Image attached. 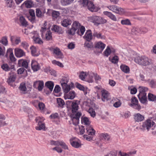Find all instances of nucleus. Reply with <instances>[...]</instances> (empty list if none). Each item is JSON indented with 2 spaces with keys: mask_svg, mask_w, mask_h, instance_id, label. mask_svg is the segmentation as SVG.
<instances>
[{
  "mask_svg": "<svg viewBox=\"0 0 156 156\" xmlns=\"http://www.w3.org/2000/svg\"><path fill=\"white\" fill-rule=\"evenodd\" d=\"M59 145L61 146L62 148L65 149H68V147L66 144L62 141H60Z\"/></svg>",
  "mask_w": 156,
  "mask_h": 156,
  "instance_id": "69168bd1",
  "label": "nucleus"
},
{
  "mask_svg": "<svg viewBox=\"0 0 156 156\" xmlns=\"http://www.w3.org/2000/svg\"><path fill=\"white\" fill-rule=\"evenodd\" d=\"M108 8L111 11L119 14H121L124 12V9L115 5H110Z\"/></svg>",
  "mask_w": 156,
  "mask_h": 156,
  "instance_id": "39448f33",
  "label": "nucleus"
},
{
  "mask_svg": "<svg viewBox=\"0 0 156 156\" xmlns=\"http://www.w3.org/2000/svg\"><path fill=\"white\" fill-rule=\"evenodd\" d=\"M135 62L139 65L147 66L151 64L152 61L151 59L145 56H138L135 58Z\"/></svg>",
  "mask_w": 156,
  "mask_h": 156,
  "instance_id": "f03ea898",
  "label": "nucleus"
},
{
  "mask_svg": "<svg viewBox=\"0 0 156 156\" xmlns=\"http://www.w3.org/2000/svg\"><path fill=\"white\" fill-rule=\"evenodd\" d=\"M95 130L90 125L86 126V131L85 132L86 133L89 135L93 136L95 134Z\"/></svg>",
  "mask_w": 156,
  "mask_h": 156,
  "instance_id": "4468645a",
  "label": "nucleus"
},
{
  "mask_svg": "<svg viewBox=\"0 0 156 156\" xmlns=\"http://www.w3.org/2000/svg\"><path fill=\"white\" fill-rule=\"evenodd\" d=\"M52 16L53 19L57 18L60 15V13L59 12L56 11H53L52 14Z\"/></svg>",
  "mask_w": 156,
  "mask_h": 156,
  "instance_id": "de8ad7c7",
  "label": "nucleus"
},
{
  "mask_svg": "<svg viewBox=\"0 0 156 156\" xmlns=\"http://www.w3.org/2000/svg\"><path fill=\"white\" fill-rule=\"evenodd\" d=\"M148 90V89L146 87H140L139 88V94L138 97L140 102L143 104H145L147 102L146 94L145 92Z\"/></svg>",
  "mask_w": 156,
  "mask_h": 156,
  "instance_id": "f257e3e1",
  "label": "nucleus"
},
{
  "mask_svg": "<svg viewBox=\"0 0 156 156\" xmlns=\"http://www.w3.org/2000/svg\"><path fill=\"white\" fill-rule=\"evenodd\" d=\"M5 88L2 86H0V101H2V99L4 98L3 95L5 93Z\"/></svg>",
  "mask_w": 156,
  "mask_h": 156,
  "instance_id": "c9c22d12",
  "label": "nucleus"
},
{
  "mask_svg": "<svg viewBox=\"0 0 156 156\" xmlns=\"http://www.w3.org/2000/svg\"><path fill=\"white\" fill-rule=\"evenodd\" d=\"M121 23L123 25H131V23L129 20L126 19L121 21Z\"/></svg>",
  "mask_w": 156,
  "mask_h": 156,
  "instance_id": "58836bf2",
  "label": "nucleus"
},
{
  "mask_svg": "<svg viewBox=\"0 0 156 156\" xmlns=\"http://www.w3.org/2000/svg\"><path fill=\"white\" fill-rule=\"evenodd\" d=\"M81 115V114L80 113L78 112L76 113L75 115H73L72 116L71 119L73 124L76 125L78 123L79 119Z\"/></svg>",
  "mask_w": 156,
  "mask_h": 156,
  "instance_id": "1a4fd4ad",
  "label": "nucleus"
},
{
  "mask_svg": "<svg viewBox=\"0 0 156 156\" xmlns=\"http://www.w3.org/2000/svg\"><path fill=\"white\" fill-rule=\"evenodd\" d=\"M72 23V21L68 19H64L61 22L62 25L64 27H67L69 25H70Z\"/></svg>",
  "mask_w": 156,
  "mask_h": 156,
  "instance_id": "412c9836",
  "label": "nucleus"
},
{
  "mask_svg": "<svg viewBox=\"0 0 156 156\" xmlns=\"http://www.w3.org/2000/svg\"><path fill=\"white\" fill-rule=\"evenodd\" d=\"M148 99L149 101H154L156 99V97L153 94H149L148 95Z\"/></svg>",
  "mask_w": 156,
  "mask_h": 156,
  "instance_id": "6e6d98bb",
  "label": "nucleus"
},
{
  "mask_svg": "<svg viewBox=\"0 0 156 156\" xmlns=\"http://www.w3.org/2000/svg\"><path fill=\"white\" fill-rule=\"evenodd\" d=\"M68 99H73L75 97V93L74 91L70 92L67 95Z\"/></svg>",
  "mask_w": 156,
  "mask_h": 156,
  "instance_id": "37998d69",
  "label": "nucleus"
},
{
  "mask_svg": "<svg viewBox=\"0 0 156 156\" xmlns=\"http://www.w3.org/2000/svg\"><path fill=\"white\" fill-rule=\"evenodd\" d=\"M134 116V119L136 121H141L144 119V117L139 113L135 115Z\"/></svg>",
  "mask_w": 156,
  "mask_h": 156,
  "instance_id": "5701e85b",
  "label": "nucleus"
},
{
  "mask_svg": "<svg viewBox=\"0 0 156 156\" xmlns=\"http://www.w3.org/2000/svg\"><path fill=\"white\" fill-rule=\"evenodd\" d=\"M93 44L92 43L86 42L84 44V47L87 48H91L93 47Z\"/></svg>",
  "mask_w": 156,
  "mask_h": 156,
  "instance_id": "864d4df0",
  "label": "nucleus"
},
{
  "mask_svg": "<svg viewBox=\"0 0 156 156\" xmlns=\"http://www.w3.org/2000/svg\"><path fill=\"white\" fill-rule=\"evenodd\" d=\"M73 0H60L62 6H66L72 3Z\"/></svg>",
  "mask_w": 156,
  "mask_h": 156,
  "instance_id": "c756f323",
  "label": "nucleus"
},
{
  "mask_svg": "<svg viewBox=\"0 0 156 156\" xmlns=\"http://www.w3.org/2000/svg\"><path fill=\"white\" fill-rule=\"evenodd\" d=\"M87 76V74L86 72H81L80 75L79 77L82 80H83L85 78V76Z\"/></svg>",
  "mask_w": 156,
  "mask_h": 156,
  "instance_id": "052dcab7",
  "label": "nucleus"
},
{
  "mask_svg": "<svg viewBox=\"0 0 156 156\" xmlns=\"http://www.w3.org/2000/svg\"><path fill=\"white\" fill-rule=\"evenodd\" d=\"M16 74L13 73H9V76L7 79V82L10 85L12 86V83L15 82L16 79Z\"/></svg>",
  "mask_w": 156,
  "mask_h": 156,
  "instance_id": "6e6552de",
  "label": "nucleus"
},
{
  "mask_svg": "<svg viewBox=\"0 0 156 156\" xmlns=\"http://www.w3.org/2000/svg\"><path fill=\"white\" fill-rule=\"evenodd\" d=\"M91 21L95 25H98L102 23V18L97 16H94L91 17Z\"/></svg>",
  "mask_w": 156,
  "mask_h": 156,
  "instance_id": "9d476101",
  "label": "nucleus"
},
{
  "mask_svg": "<svg viewBox=\"0 0 156 156\" xmlns=\"http://www.w3.org/2000/svg\"><path fill=\"white\" fill-rule=\"evenodd\" d=\"M68 81V79L67 77H63L61 81L62 89L65 93H67L71 89L70 86L67 85Z\"/></svg>",
  "mask_w": 156,
  "mask_h": 156,
  "instance_id": "20e7f679",
  "label": "nucleus"
},
{
  "mask_svg": "<svg viewBox=\"0 0 156 156\" xmlns=\"http://www.w3.org/2000/svg\"><path fill=\"white\" fill-rule=\"evenodd\" d=\"M76 139L75 137H73L70 138V142L72 146L75 148H77L80 146V144L75 140Z\"/></svg>",
  "mask_w": 156,
  "mask_h": 156,
  "instance_id": "dca6fc26",
  "label": "nucleus"
},
{
  "mask_svg": "<svg viewBox=\"0 0 156 156\" xmlns=\"http://www.w3.org/2000/svg\"><path fill=\"white\" fill-rule=\"evenodd\" d=\"M5 119V118L4 117L0 118V127L4 126L6 124Z\"/></svg>",
  "mask_w": 156,
  "mask_h": 156,
  "instance_id": "13d9d810",
  "label": "nucleus"
},
{
  "mask_svg": "<svg viewBox=\"0 0 156 156\" xmlns=\"http://www.w3.org/2000/svg\"><path fill=\"white\" fill-rule=\"evenodd\" d=\"M80 2L83 6L87 7L89 11L91 12H96L97 11L94 5L91 1L87 0H82Z\"/></svg>",
  "mask_w": 156,
  "mask_h": 156,
  "instance_id": "7ed1b4c3",
  "label": "nucleus"
},
{
  "mask_svg": "<svg viewBox=\"0 0 156 156\" xmlns=\"http://www.w3.org/2000/svg\"><path fill=\"white\" fill-rule=\"evenodd\" d=\"M53 53L56 55L57 58H63V55L61 52L60 49L56 48H52Z\"/></svg>",
  "mask_w": 156,
  "mask_h": 156,
  "instance_id": "ddd939ff",
  "label": "nucleus"
},
{
  "mask_svg": "<svg viewBox=\"0 0 156 156\" xmlns=\"http://www.w3.org/2000/svg\"><path fill=\"white\" fill-rule=\"evenodd\" d=\"M1 68L3 70L5 71H9L11 69V68L9 67L7 64H3L1 66Z\"/></svg>",
  "mask_w": 156,
  "mask_h": 156,
  "instance_id": "09e8293b",
  "label": "nucleus"
},
{
  "mask_svg": "<svg viewBox=\"0 0 156 156\" xmlns=\"http://www.w3.org/2000/svg\"><path fill=\"white\" fill-rule=\"evenodd\" d=\"M93 36L98 38L105 39V37L104 36H102L100 33H98L95 31H94L93 33Z\"/></svg>",
  "mask_w": 156,
  "mask_h": 156,
  "instance_id": "2f4dec72",
  "label": "nucleus"
},
{
  "mask_svg": "<svg viewBox=\"0 0 156 156\" xmlns=\"http://www.w3.org/2000/svg\"><path fill=\"white\" fill-rule=\"evenodd\" d=\"M75 44L73 42L69 43L68 45V48L69 49H72L74 48Z\"/></svg>",
  "mask_w": 156,
  "mask_h": 156,
  "instance_id": "774afa93",
  "label": "nucleus"
},
{
  "mask_svg": "<svg viewBox=\"0 0 156 156\" xmlns=\"http://www.w3.org/2000/svg\"><path fill=\"white\" fill-rule=\"evenodd\" d=\"M26 7L27 8H30L33 5V2L31 0H28L25 2Z\"/></svg>",
  "mask_w": 156,
  "mask_h": 156,
  "instance_id": "79ce46f5",
  "label": "nucleus"
},
{
  "mask_svg": "<svg viewBox=\"0 0 156 156\" xmlns=\"http://www.w3.org/2000/svg\"><path fill=\"white\" fill-rule=\"evenodd\" d=\"M21 46L23 47L25 49H26L29 47V44L27 42L25 41H23L22 42L21 44Z\"/></svg>",
  "mask_w": 156,
  "mask_h": 156,
  "instance_id": "0e129e2a",
  "label": "nucleus"
},
{
  "mask_svg": "<svg viewBox=\"0 0 156 156\" xmlns=\"http://www.w3.org/2000/svg\"><path fill=\"white\" fill-rule=\"evenodd\" d=\"M152 74L150 73H148L145 75L143 73H140V78L141 80L146 82H148L149 81L150 78Z\"/></svg>",
  "mask_w": 156,
  "mask_h": 156,
  "instance_id": "0eeeda50",
  "label": "nucleus"
},
{
  "mask_svg": "<svg viewBox=\"0 0 156 156\" xmlns=\"http://www.w3.org/2000/svg\"><path fill=\"white\" fill-rule=\"evenodd\" d=\"M15 54L17 57L20 58L25 55V53L21 49L16 48L15 49Z\"/></svg>",
  "mask_w": 156,
  "mask_h": 156,
  "instance_id": "9b49d317",
  "label": "nucleus"
},
{
  "mask_svg": "<svg viewBox=\"0 0 156 156\" xmlns=\"http://www.w3.org/2000/svg\"><path fill=\"white\" fill-rule=\"evenodd\" d=\"M33 38L34 42L36 43L41 44L43 43L42 41L40 38L37 37H34Z\"/></svg>",
  "mask_w": 156,
  "mask_h": 156,
  "instance_id": "4c0bfd02",
  "label": "nucleus"
},
{
  "mask_svg": "<svg viewBox=\"0 0 156 156\" xmlns=\"http://www.w3.org/2000/svg\"><path fill=\"white\" fill-rule=\"evenodd\" d=\"M19 88L21 93L24 94L27 93V88L25 83H21L19 87Z\"/></svg>",
  "mask_w": 156,
  "mask_h": 156,
  "instance_id": "c85d7f7f",
  "label": "nucleus"
},
{
  "mask_svg": "<svg viewBox=\"0 0 156 156\" xmlns=\"http://www.w3.org/2000/svg\"><path fill=\"white\" fill-rule=\"evenodd\" d=\"M45 86L48 88L51 91H52L53 88L54 84L53 82L51 81H48L45 83Z\"/></svg>",
  "mask_w": 156,
  "mask_h": 156,
  "instance_id": "393cba45",
  "label": "nucleus"
},
{
  "mask_svg": "<svg viewBox=\"0 0 156 156\" xmlns=\"http://www.w3.org/2000/svg\"><path fill=\"white\" fill-rule=\"evenodd\" d=\"M82 122L84 123L87 126L89 125L90 123V121L88 118L87 117H84L82 119Z\"/></svg>",
  "mask_w": 156,
  "mask_h": 156,
  "instance_id": "c03bdc74",
  "label": "nucleus"
},
{
  "mask_svg": "<svg viewBox=\"0 0 156 156\" xmlns=\"http://www.w3.org/2000/svg\"><path fill=\"white\" fill-rule=\"evenodd\" d=\"M51 30L59 34H62V31L61 28L56 25H53L51 28Z\"/></svg>",
  "mask_w": 156,
  "mask_h": 156,
  "instance_id": "a878e982",
  "label": "nucleus"
},
{
  "mask_svg": "<svg viewBox=\"0 0 156 156\" xmlns=\"http://www.w3.org/2000/svg\"><path fill=\"white\" fill-rule=\"evenodd\" d=\"M154 123H155L154 122H153L151 120L148 119L143 123L142 125L143 128H141V129L148 130L154 125Z\"/></svg>",
  "mask_w": 156,
  "mask_h": 156,
  "instance_id": "423d86ee",
  "label": "nucleus"
},
{
  "mask_svg": "<svg viewBox=\"0 0 156 156\" xmlns=\"http://www.w3.org/2000/svg\"><path fill=\"white\" fill-rule=\"evenodd\" d=\"M18 65L20 67L22 66L27 69L28 67V63L26 61L21 59L18 61Z\"/></svg>",
  "mask_w": 156,
  "mask_h": 156,
  "instance_id": "6ab92c4d",
  "label": "nucleus"
},
{
  "mask_svg": "<svg viewBox=\"0 0 156 156\" xmlns=\"http://www.w3.org/2000/svg\"><path fill=\"white\" fill-rule=\"evenodd\" d=\"M102 98L101 99L103 101H107L108 99L109 95L108 92L106 90H103L101 91Z\"/></svg>",
  "mask_w": 156,
  "mask_h": 156,
  "instance_id": "f3484780",
  "label": "nucleus"
},
{
  "mask_svg": "<svg viewBox=\"0 0 156 156\" xmlns=\"http://www.w3.org/2000/svg\"><path fill=\"white\" fill-rule=\"evenodd\" d=\"M76 87L79 89L83 91L84 92V94L85 95L87 94V92L86 91L85 88L83 87V86L79 83H76Z\"/></svg>",
  "mask_w": 156,
  "mask_h": 156,
  "instance_id": "e433bc0d",
  "label": "nucleus"
},
{
  "mask_svg": "<svg viewBox=\"0 0 156 156\" xmlns=\"http://www.w3.org/2000/svg\"><path fill=\"white\" fill-rule=\"evenodd\" d=\"M131 102L132 104H130V106H133L135 105L138 104V101L135 97H133L131 99Z\"/></svg>",
  "mask_w": 156,
  "mask_h": 156,
  "instance_id": "3c124183",
  "label": "nucleus"
},
{
  "mask_svg": "<svg viewBox=\"0 0 156 156\" xmlns=\"http://www.w3.org/2000/svg\"><path fill=\"white\" fill-rule=\"evenodd\" d=\"M76 30L72 27L71 28L68 30V33L71 35H73L75 34V32Z\"/></svg>",
  "mask_w": 156,
  "mask_h": 156,
  "instance_id": "680f3d73",
  "label": "nucleus"
},
{
  "mask_svg": "<svg viewBox=\"0 0 156 156\" xmlns=\"http://www.w3.org/2000/svg\"><path fill=\"white\" fill-rule=\"evenodd\" d=\"M52 63L53 64L57 65L60 67H63V66L62 63L58 61H56L55 60L52 61Z\"/></svg>",
  "mask_w": 156,
  "mask_h": 156,
  "instance_id": "bf43d9fd",
  "label": "nucleus"
},
{
  "mask_svg": "<svg viewBox=\"0 0 156 156\" xmlns=\"http://www.w3.org/2000/svg\"><path fill=\"white\" fill-rule=\"evenodd\" d=\"M105 47V44L101 42L97 43L95 46L96 48L101 49V51L103 50Z\"/></svg>",
  "mask_w": 156,
  "mask_h": 156,
  "instance_id": "bb28decb",
  "label": "nucleus"
},
{
  "mask_svg": "<svg viewBox=\"0 0 156 156\" xmlns=\"http://www.w3.org/2000/svg\"><path fill=\"white\" fill-rule=\"evenodd\" d=\"M36 16L39 18H42L43 16V14L39 9H36Z\"/></svg>",
  "mask_w": 156,
  "mask_h": 156,
  "instance_id": "ea45409f",
  "label": "nucleus"
},
{
  "mask_svg": "<svg viewBox=\"0 0 156 156\" xmlns=\"http://www.w3.org/2000/svg\"><path fill=\"white\" fill-rule=\"evenodd\" d=\"M51 38V33L50 31H47L45 35V39L47 41H49L50 40Z\"/></svg>",
  "mask_w": 156,
  "mask_h": 156,
  "instance_id": "a18cd8bd",
  "label": "nucleus"
},
{
  "mask_svg": "<svg viewBox=\"0 0 156 156\" xmlns=\"http://www.w3.org/2000/svg\"><path fill=\"white\" fill-rule=\"evenodd\" d=\"M141 29H140V28L133 27L131 30V34L133 35H136L138 33H140Z\"/></svg>",
  "mask_w": 156,
  "mask_h": 156,
  "instance_id": "cd10ccee",
  "label": "nucleus"
},
{
  "mask_svg": "<svg viewBox=\"0 0 156 156\" xmlns=\"http://www.w3.org/2000/svg\"><path fill=\"white\" fill-rule=\"evenodd\" d=\"M83 38L87 41H90L91 40L92 38V35L91 30H87L85 35L83 36Z\"/></svg>",
  "mask_w": 156,
  "mask_h": 156,
  "instance_id": "a211bd4d",
  "label": "nucleus"
},
{
  "mask_svg": "<svg viewBox=\"0 0 156 156\" xmlns=\"http://www.w3.org/2000/svg\"><path fill=\"white\" fill-rule=\"evenodd\" d=\"M2 100V101H0V102L5 103L7 106L11 107L13 105V103L12 102H11L8 100H6L4 98H3Z\"/></svg>",
  "mask_w": 156,
  "mask_h": 156,
  "instance_id": "f704fd0d",
  "label": "nucleus"
},
{
  "mask_svg": "<svg viewBox=\"0 0 156 156\" xmlns=\"http://www.w3.org/2000/svg\"><path fill=\"white\" fill-rule=\"evenodd\" d=\"M120 68L122 71L125 73H127L129 72V68L128 66L122 64L121 65Z\"/></svg>",
  "mask_w": 156,
  "mask_h": 156,
  "instance_id": "b1692460",
  "label": "nucleus"
},
{
  "mask_svg": "<svg viewBox=\"0 0 156 156\" xmlns=\"http://www.w3.org/2000/svg\"><path fill=\"white\" fill-rule=\"evenodd\" d=\"M45 128L44 123L42 122L41 121V120L39 121L37 126L35 127V129L37 130H41L42 129L45 130Z\"/></svg>",
  "mask_w": 156,
  "mask_h": 156,
  "instance_id": "aec40b11",
  "label": "nucleus"
},
{
  "mask_svg": "<svg viewBox=\"0 0 156 156\" xmlns=\"http://www.w3.org/2000/svg\"><path fill=\"white\" fill-rule=\"evenodd\" d=\"M31 50V53L34 56H37V55L36 54V48L35 47L32 46L30 48Z\"/></svg>",
  "mask_w": 156,
  "mask_h": 156,
  "instance_id": "4d7b16f0",
  "label": "nucleus"
},
{
  "mask_svg": "<svg viewBox=\"0 0 156 156\" xmlns=\"http://www.w3.org/2000/svg\"><path fill=\"white\" fill-rule=\"evenodd\" d=\"M72 112L73 113L76 112L78 109V104L76 102H73L72 105Z\"/></svg>",
  "mask_w": 156,
  "mask_h": 156,
  "instance_id": "7c9ffc66",
  "label": "nucleus"
},
{
  "mask_svg": "<svg viewBox=\"0 0 156 156\" xmlns=\"http://www.w3.org/2000/svg\"><path fill=\"white\" fill-rule=\"evenodd\" d=\"M29 13L31 17H29V20L32 22H34L35 20V16L34 10L30 9L29 10Z\"/></svg>",
  "mask_w": 156,
  "mask_h": 156,
  "instance_id": "4be33fe9",
  "label": "nucleus"
},
{
  "mask_svg": "<svg viewBox=\"0 0 156 156\" xmlns=\"http://www.w3.org/2000/svg\"><path fill=\"white\" fill-rule=\"evenodd\" d=\"M12 49V48H9L8 49L7 51V53L6 54V57H7L8 56H9L13 54Z\"/></svg>",
  "mask_w": 156,
  "mask_h": 156,
  "instance_id": "e2e57ef3",
  "label": "nucleus"
},
{
  "mask_svg": "<svg viewBox=\"0 0 156 156\" xmlns=\"http://www.w3.org/2000/svg\"><path fill=\"white\" fill-rule=\"evenodd\" d=\"M14 4V3L12 0H6V5L7 7H11Z\"/></svg>",
  "mask_w": 156,
  "mask_h": 156,
  "instance_id": "8fccbe9b",
  "label": "nucleus"
},
{
  "mask_svg": "<svg viewBox=\"0 0 156 156\" xmlns=\"http://www.w3.org/2000/svg\"><path fill=\"white\" fill-rule=\"evenodd\" d=\"M57 102L58 106L63 108L65 103L64 100L60 98H57Z\"/></svg>",
  "mask_w": 156,
  "mask_h": 156,
  "instance_id": "72a5a7b5",
  "label": "nucleus"
},
{
  "mask_svg": "<svg viewBox=\"0 0 156 156\" xmlns=\"http://www.w3.org/2000/svg\"><path fill=\"white\" fill-rule=\"evenodd\" d=\"M80 26V24L78 22L75 21L73 23L72 27L77 30L79 28Z\"/></svg>",
  "mask_w": 156,
  "mask_h": 156,
  "instance_id": "49530a36",
  "label": "nucleus"
},
{
  "mask_svg": "<svg viewBox=\"0 0 156 156\" xmlns=\"http://www.w3.org/2000/svg\"><path fill=\"white\" fill-rule=\"evenodd\" d=\"M19 20L22 26L26 27L28 25L27 22L23 16H20Z\"/></svg>",
  "mask_w": 156,
  "mask_h": 156,
  "instance_id": "473e14b6",
  "label": "nucleus"
},
{
  "mask_svg": "<svg viewBox=\"0 0 156 156\" xmlns=\"http://www.w3.org/2000/svg\"><path fill=\"white\" fill-rule=\"evenodd\" d=\"M85 28L83 26H82L80 30H78L77 33L80 36H82L85 31Z\"/></svg>",
  "mask_w": 156,
  "mask_h": 156,
  "instance_id": "a19ab883",
  "label": "nucleus"
},
{
  "mask_svg": "<svg viewBox=\"0 0 156 156\" xmlns=\"http://www.w3.org/2000/svg\"><path fill=\"white\" fill-rule=\"evenodd\" d=\"M44 83L42 81H35L33 85V86L35 88H36L38 86L37 88L39 91H41L43 88Z\"/></svg>",
  "mask_w": 156,
  "mask_h": 156,
  "instance_id": "f8f14e48",
  "label": "nucleus"
},
{
  "mask_svg": "<svg viewBox=\"0 0 156 156\" xmlns=\"http://www.w3.org/2000/svg\"><path fill=\"white\" fill-rule=\"evenodd\" d=\"M111 53V50L108 47H107L106 49L104 52L105 55L107 57L108 56L110 55Z\"/></svg>",
  "mask_w": 156,
  "mask_h": 156,
  "instance_id": "5fc2aeb1",
  "label": "nucleus"
},
{
  "mask_svg": "<svg viewBox=\"0 0 156 156\" xmlns=\"http://www.w3.org/2000/svg\"><path fill=\"white\" fill-rule=\"evenodd\" d=\"M109 18L112 20H113L114 21L116 22L117 21V19L115 16L113 15L112 13L110 15V16L109 17Z\"/></svg>",
  "mask_w": 156,
  "mask_h": 156,
  "instance_id": "338daca9",
  "label": "nucleus"
},
{
  "mask_svg": "<svg viewBox=\"0 0 156 156\" xmlns=\"http://www.w3.org/2000/svg\"><path fill=\"white\" fill-rule=\"evenodd\" d=\"M31 68L34 71H37L40 69L39 64L35 60H33L31 64Z\"/></svg>",
  "mask_w": 156,
  "mask_h": 156,
  "instance_id": "2eb2a0df",
  "label": "nucleus"
},
{
  "mask_svg": "<svg viewBox=\"0 0 156 156\" xmlns=\"http://www.w3.org/2000/svg\"><path fill=\"white\" fill-rule=\"evenodd\" d=\"M3 45H7L8 44V41L6 37L4 36L2 37L1 40L0 41Z\"/></svg>",
  "mask_w": 156,
  "mask_h": 156,
  "instance_id": "603ef678",
  "label": "nucleus"
}]
</instances>
